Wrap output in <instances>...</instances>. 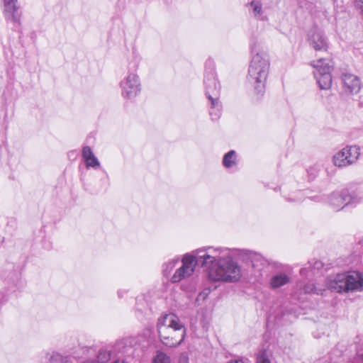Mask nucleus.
I'll return each mask as SVG.
<instances>
[{
    "instance_id": "obj_1",
    "label": "nucleus",
    "mask_w": 363,
    "mask_h": 363,
    "mask_svg": "<svg viewBox=\"0 0 363 363\" xmlns=\"http://www.w3.org/2000/svg\"><path fill=\"white\" fill-rule=\"evenodd\" d=\"M229 248L206 247L196 250L192 255L186 254L182 266L192 274L200 266L211 281L235 282L241 277L240 266L228 255Z\"/></svg>"
},
{
    "instance_id": "obj_2",
    "label": "nucleus",
    "mask_w": 363,
    "mask_h": 363,
    "mask_svg": "<svg viewBox=\"0 0 363 363\" xmlns=\"http://www.w3.org/2000/svg\"><path fill=\"white\" fill-rule=\"evenodd\" d=\"M251 61L248 68L247 82L257 94L262 95L270 68L268 53L264 50L262 41L253 36L250 39Z\"/></svg>"
},
{
    "instance_id": "obj_3",
    "label": "nucleus",
    "mask_w": 363,
    "mask_h": 363,
    "mask_svg": "<svg viewBox=\"0 0 363 363\" xmlns=\"http://www.w3.org/2000/svg\"><path fill=\"white\" fill-rule=\"evenodd\" d=\"M157 329L160 341L169 347H176L184 341L186 329L184 323L174 313L165 314L157 320Z\"/></svg>"
},
{
    "instance_id": "obj_4",
    "label": "nucleus",
    "mask_w": 363,
    "mask_h": 363,
    "mask_svg": "<svg viewBox=\"0 0 363 363\" xmlns=\"http://www.w3.org/2000/svg\"><path fill=\"white\" fill-rule=\"evenodd\" d=\"M203 85L205 95L208 100L209 115L212 121H218L222 113V104L219 99L221 85L217 77L214 62L211 60L205 63Z\"/></svg>"
},
{
    "instance_id": "obj_5",
    "label": "nucleus",
    "mask_w": 363,
    "mask_h": 363,
    "mask_svg": "<svg viewBox=\"0 0 363 363\" xmlns=\"http://www.w3.org/2000/svg\"><path fill=\"white\" fill-rule=\"evenodd\" d=\"M328 288L337 293L363 290V276L355 271L337 274L326 280Z\"/></svg>"
},
{
    "instance_id": "obj_6",
    "label": "nucleus",
    "mask_w": 363,
    "mask_h": 363,
    "mask_svg": "<svg viewBox=\"0 0 363 363\" xmlns=\"http://www.w3.org/2000/svg\"><path fill=\"white\" fill-rule=\"evenodd\" d=\"M315 69L314 76L321 89H328L332 84L331 70L333 68V62L329 59L320 58L311 63Z\"/></svg>"
},
{
    "instance_id": "obj_7",
    "label": "nucleus",
    "mask_w": 363,
    "mask_h": 363,
    "mask_svg": "<svg viewBox=\"0 0 363 363\" xmlns=\"http://www.w3.org/2000/svg\"><path fill=\"white\" fill-rule=\"evenodd\" d=\"M360 155L358 146H347L337 152L333 157L335 166L345 167L357 162Z\"/></svg>"
},
{
    "instance_id": "obj_8",
    "label": "nucleus",
    "mask_w": 363,
    "mask_h": 363,
    "mask_svg": "<svg viewBox=\"0 0 363 363\" xmlns=\"http://www.w3.org/2000/svg\"><path fill=\"white\" fill-rule=\"evenodd\" d=\"M121 95L123 98L133 99L140 94L142 87L140 80L137 74L128 73L121 82Z\"/></svg>"
},
{
    "instance_id": "obj_9",
    "label": "nucleus",
    "mask_w": 363,
    "mask_h": 363,
    "mask_svg": "<svg viewBox=\"0 0 363 363\" xmlns=\"http://www.w3.org/2000/svg\"><path fill=\"white\" fill-rule=\"evenodd\" d=\"M228 255L230 252H238V255L241 257L243 259L249 260L252 267L255 269V272L258 273L257 277H262V270L269 265L268 261L260 254L248 250H238V249H229Z\"/></svg>"
},
{
    "instance_id": "obj_10",
    "label": "nucleus",
    "mask_w": 363,
    "mask_h": 363,
    "mask_svg": "<svg viewBox=\"0 0 363 363\" xmlns=\"http://www.w3.org/2000/svg\"><path fill=\"white\" fill-rule=\"evenodd\" d=\"M5 18L13 22L16 26L21 24L22 11L18 0H3Z\"/></svg>"
},
{
    "instance_id": "obj_11",
    "label": "nucleus",
    "mask_w": 363,
    "mask_h": 363,
    "mask_svg": "<svg viewBox=\"0 0 363 363\" xmlns=\"http://www.w3.org/2000/svg\"><path fill=\"white\" fill-rule=\"evenodd\" d=\"M308 42L315 50H326L328 48L326 38L321 30L315 28L310 30Z\"/></svg>"
},
{
    "instance_id": "obj_12",
    "label": "nucleus",
    "mask_w": 363,
    "mask_h": 363,
    "mask_svg": "<svg viewBox=\"0 0 363 363\" xmlns=\"http://www.w3.org/2000/svg\"><path fill=\"white\" fill-rule=\"evenodd\" d=\"M345 189L340 192H333L327 196V202L335 211H340L346 206Z\"/></svg>"
},
{
    "instance_id": "obj_13",
    "label": "nucleus",
    "mask_w": 363,
    "mask_h": 363,
    "mask_svg": "<svg viewBox=\"0 0 363 363\" xmlns=\"http://www.w3.org/2000/svg\"><path fill=\"white\" fill-rule=\"evenodd\" d=\"M82 156L84 160L86 168L91 167L96 169L100 167V162L89 146L83 147Z\"/></svg>"
},
{
    "instance_id": "obj_14",
    "label": "nucleus",
    "mask_w": 363,
    "mask_h": 363,
    "mask_svg": "<svg viewBox=\"0 0 363 363\" xmlns=\"http://www.w3.org/2000/svg\"><path fill=\"white\" fill-rule=\"evenodd\" d=\"M342 81L345 88L350 93L357 92L360 89V82L359 78L352 74H343Z\"/></svg>"
},
{
    "instance_id": "obj_15",
    "label": "nucleus",
    "mask_w": 363,
    "mask_h": 363,
    "mask_svg": "<svg viewBox=\"0 0 363 363\" xmlns=\"http://www.w3.org/2000/svg\"><path fill=\"white\" fill-rule=\"evenodd\" d=\"M22 267L20 265L16 266L13 263L7 264L3 271L2 276L5 279H8L13 282L18 281L21 277Z\"/></svg>"
},
{
    "instance_id": "obj_16",
    "label": "nucleus",
    "mask_w": 363,
    "mask_h": 363,
    "mask_svg": "<svg viewBox=\"0 0 363 363\" xmlns=\"http://www.w3.org/2000/svg\"><path fill=\"white\" fill-rule=\"evenodd\" d=\"M290 281V277L285 273H277L273 275L269 281L270 287L272 289H279Z\"/></svg>"
},
{
    "instance_id": "obj_17",
    "label": "nucleus",
    "mask_w": 363,
    "mask_h": 363,
    "mask_svg": "<svg viewBox=\"0 0 363 363\" xmlns=\"http://www.w3.org/2000/svg\"><path fill=\"white\" fill-rule=\"evenodd\" d=\"M308 197L310 199L315 201H320V199L318 196H313L309 197L305 191H296L291 194L289 197H286V200L289 202H296L299 203L304 201V199Z\"/></svg>"
},
{
    "instance_id": "obj_18",
    "label": "nucleus",
    "mask_w": 363,
    "mask_h": 363,
    "mask_svg": "<svg viewBox=\"0 0 363 363\" xmlns=\"http://www.w3.org/2000/svg\"><path fill=\"white\" fill-rule=\"evenodd\" d=\"M223 165L227 168H232L238 164L237 153L232 150L225 153L223 157Z\"/></svg>"
},
{
    "instance_id": "obj_19",
    "label": "nucleus",
    "mask_w": 363,
    "mask_h": 363,
    "mask_svg": "<svg viewBox=\"0 0 363 363\" xmlns=\"http://www.w3.org/2000/svg\"><path fill=\"white\" fill-rule=\"evenodd\" d=\"M191 275H192V274L185 270L184 267H180L179 269L176 270V272L172 277L171 281L174 283L179 282L182 279L190 277Z\"/></svg>"
},
{
    "instance_id": "obj_20",
    "label": "nucleus",
    "mask_w": 363,
    "mask_h": 363,
    "mask_svg": "<svg viewBox=\"0 0 363 363\" xmlns=\"http://www.w3.org/2000/svg\"><path fill=\"white\" fill-rule=\"evenodd\" d=\"M345 196L346 206L357 205L362 201V198L358 196L355 194H350L347 189H345Z\"/></svg>"
},
{
    "instance_id": "obj_21",
    "label": "nucleus",
    "mask_w": 363,
    "mask_h": 363,
    "mask_svg": "<svg viewBox=\"0 0 363 363\" xmlns=\"http://www.w3.org/2000/svg\"><path fill=\"white\" fill-rule=\"evenodd\" d=\"M256 363H272L269 359V354L264 349L261 350L257 354Z\"/></svg>"
},
{
    "instance_id": "obj_22",
    "label": "nucleus",
    "mask_w": 363,
    "mask_h": 363,
    "mask_svg": "<svg viewBox=\"0 0 363 363\" xmlns=\"http://www.w3.org/2000/svg\"><path fill=\"white\" fill-rule=\"evenodd\" d=\"M153 363H170V359L164 353L160 352L157 354Z\"/></svg>"
},
{
    "instance_id": "obj_23",
    "label": "nucleus",
    "mask_w": 363,
    "mask_h": 363,
    "mask_svg": "<svg viewBox=\"0 0 363 363\" xmlns=\"http://www.w3.org/2000/svg\"><path fill=\"white\" fill-rule=\"evenodd\" d=\"M179 262L178 259H172L164 265L163 271L167 274L170 272L171 270L176 266Z\"/></svg>"
},
{
    "instance_id": "obj_24",
    "label": "nucleus",
    "mask_w": 363,
    "mask_h": 363,
    "mask_svg": "<svg viewBox=\"0 0 363 363\" xmlns=\"http://www.w3.org/2000/svg\"><path fill=\"white\" fill-rule=\"evenodd\" d=\"M253 8L255 16L259 15L262 13V4L258 1H252L250 4Z\"/></svg>"
},
{
    "instance_id": "obj_25",
    "label": "nucleus",
    "mask_w": 363,
    "mask_h": 363,
    "mask_svg": "<svg viewBox=\"0 0 363 363\" xmlns=\"http://www.w3.org/2000/svg\"><path fill=\"white\" fill-rule=\"evenodd\" d=\"M315 288V284L309 282L304 286V291L307 294H313L314 289Z\"/></svg>"
},
{
    "instance_id": "obj_26",
    "label": "nucleus",
    "mask_w": 363,
    "mask_h": 363,
    "mask_svg": "<svg viewBox=\"0 0 363 363\" xmlns=\"http://www.w3.org/2000/svg\"><path fill=\"white\" fill-rule=\"evenodd\" d=\"M325 291V289L323 286L319 284H315V288L314 289L313 294L323 296Z\"/></svg>"
},
{
    "instance_id": "obj_27",
    "label": "nucleus",
    "mask_w": 363,
    "mask_h": 363,
    "mask_svg": "<svg viewBox=\"0 0 363 363\" xmlns=\"http://www.w3.org/2000/svg\"><path fill=\"white\" fill-rule=\"evenodd\" d=\"M308 174L309 175V177L311 179H314L318 173V170L315 167H310L307 169Z\"/></svg>"
},
{
    "instance_id": "obj_28",
    "label": "nucleus",
    "mask_w": 363,
    "mask_h": 363,
    "mask_svg": "<svg viewBox=\"0 0 363 363\" xmlns=\"http://www.w3.org/2000/svg\"><path fill=\"white\" fill-rule=\"evenodd\" d=\"M351 363H363V352L357 354Z\"/></svg>"
},
{
    "instance_id": "obj_29",
    "label": "nucleus",
    "mask_w": 363,
    "mask_h": 363,
    "mask_svg": "<svg viewBox=\"0 0 363 363\" xmlns=\"http://www.w3.org/2000/svg\"><path fill=\"white\" fill-rule=\"evenodd\" d=\"M6 301V296L3 291H0V305Z\"/></svg>"
},
{
    "instance_id": "obj_30",
    "label": "nucleus",
    "mask_w": 363,
    "mask_h": 363,
    "mask_svg": "<svg viewBox=\"0 0 363 363\" xmlns=\"http://www.w3.org/2000/svg\"><path fill=\"white\" fill-rule=\"evenodd\" d=\"M180 363H187L188 362V357L186 355H182L179 359Z\"/></svg>"
},
{
    "instance_id": "obj_31",
    "label": "nucleus",
    "mask_w": 363,
    "mask_h": 363,
    "mask_svg": "<svg viewBox=\"0 0 363 363\" xmlns=\"http://www.w3.org/2000/svg\"><path fill=\"white\" fill-rule=\"evenodd\" d=\"M228 363H244V362H242V359H235V360L230 361Z\"/></svg>"
},
{
    "instance_id": "obj_32",
    "label": "nucleus",
    "mask_w": 363,
    "mask_h": 363,
    "mask_svg": "<svg viewBox=\"0 0 363 363\" xmlns=\"http://www.w3.org/2000/svg\"><path fill=\"white\" fill-rule=\"evenodd\" d=\"M118 296L119 298H121L123 296V291L121 290L118 291Z\"/></svg>"
},
{
    "instance_id": "obj_33",
    "label": "nucleus",
    "mask_w": 363,
    "mask_h": 363,
    "mask_svg": "<svg viewBox=\"0 0 363 363\" xmlns=\"http://www.w3.org/2000/svg\"><path fill=\"white\" fill-rule=\"evenodd\" d=\"M304 271H305V269H301L300 270V274H303V272H304Z\"/></svg>"
}]
</instances>
